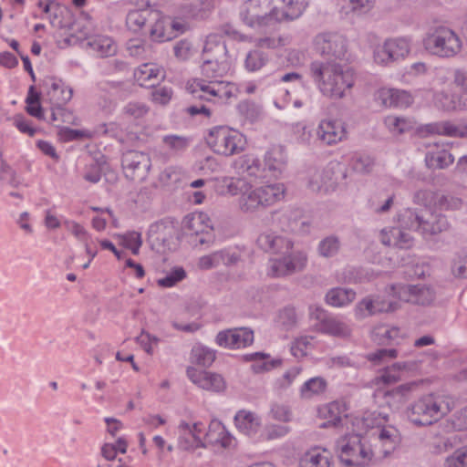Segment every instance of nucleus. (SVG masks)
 I'll return each mask as SVG.
<instances>
[{"label":"nucleus","instance_id":"6e6552de","mask_svg":"<svg viewBox=\"0 0 467 467\" xmlns=\"http://www.w3.org/2000/svg\"><path fill=\"white\" fill-rule=\"evenodd\" d=\"M285 189L281 183L268 184L244 192L240 208L244 213H254L273 205L284 197Z\"/></svg>","mask_w":467,"mask_h":467},{"label":"nucleus","instance_id":"49530a36","mask_svg":"<svg viewBox=\"0 0 467 467\" xmlns=\"http://www.w3.org/2000/svg\"><path fill=\"white\" fill-rule=\"evenodd\" d=\"M445 429L448 431H463L467 430V407L456 411L447 420Z\"/></svg>","mask_w":467,"mask_h":467},{"label":"nucleus","instance_id":"ea45409f","mask_svg":"<svg viewBox=\"0 0 467 467\" xmlns=\"http://www.w3.org/2000/svg\"><path fill=\"white\" fill-rule=\"evenodd\" d=\"M234 167L238 173H246L249 176H258L260 161L257 159L243 156L234 161Z\"/></svg>","mask_w":467,"mask_h":467},{"label":"nucleus","instance_id":"0e129e2a","mask_svg":"<svg viewBox=\"0 0 467 467\" xmlns=\"http://www.w3.org/2000/svg\"><path fill=\"white\" fill-rule=\"evenodd\" d=\"M444 467H467V447L456 450L446 459Z\"/></svg>","mask_w":467,"mask_h":467},{"label":"nucleus","instance_id":"680f3d73","mask_svg":"<svg viewBox=\"0 0 467 467\" xmlns=\"http://www.w3.org/2000/svg\"><path fill=\"white\" fill-rule=\"evenodd\" d=\"M232 96V90L229 88V84H224L222 81H214L213 88H211L208 98H212V101L218 100L225 101Z\"/></svg>","mask_w":467,"mask_h":467},{"label":"nucleus","instance_id":"e433bc0d","mask_svg":"<svg viewBox=\"0 0 467 467\" xmlns=\"http://www.w3.org/2000/svg\"><path fill=\"white\" fill-rule=\"evenodd\" d=\"M268 55L259 49H254L248 52L244 60L245 68L250 72L261 69L266 65Z\"/></svg>","mask_w":467,"mask_h":467},{"label":"nucleus","instance_id":"412c9836","mask_svg":"<svg viewBox=\"0 0 467 467\" xmlns=\"http://www.w3.org/2000/svg\"><path fill=\"white\" fill-rule=\"evenodd\" d=\"M159 16V12L153 10L147 4L145 7L130 10L126 16L127 27L134 32H140L147 23H151Z\"/></svg>","mask_w":467,"mask_h":467},{"label":"nucleus","instance_id":"864d4df0","mask_svg":"<svg viewBox=\"0 0 467 467\" xmlns=\"http://www.w3.org/2000/svg\"><path fill=\"white\" fill-rule=\"evenodd\" d=\"M350 165L357 172L368 173L372 170L374 161L368 155L356 153L351 159Z\"/></svg>","mask_w":467,"mask_h":467},{"label":"nucleus","instance_id":"7ed1b4c3","mask_svg":"<svg viewBox=\"0 0 467 467\" xmlns=\"http://www.w3.org/2000/svg\"><path fill=\"white\" fill-rule=\"evenodd\" d=\"M451 410L442 397L429 394L415 400L407 409V417L415 426H428L438 421Z\"/></svg>","mask_w":467,"mask_h":467},{"label":"nucleus","instance_id":"c03bdc74","mask_svg":"<svg viewBox=\"0 0 467 467\" xmlns=\"http://www.w3.org/2000/svg\"><path fill=\"white\" fill-rule=\"evenodd\" d=\"M327 382L320 377L310 379L306 381L300 389L301 396L305 399H310L313 395H318L324 392Z\"/></svg>","mask_w":467,"mask_h":467},{"label":"nucleus","instance_id":"4be33fe9","mask_svg":"<svg viewBox=\"0 0 467 467\" xmlns=\"http://www.w3.org/2000/svg\"><path fill=\"white\" fill-rule=\"evenodd\" d=\"M307 5L306 0H279L277 4H275L277 23L298 18Z\"/></svg>","mask_w":467,"mask_h":467},{"label":"nucleus","instance_id":"a19ab883","mask_svg":"<svg viewBox=\"0 0 467 467\" xmlns=\"http://www.w3.org/2000/svg\"><path fill=\"white\" fill-rule=\"evenodd\" d=\"M268 358V355L261 352H255L250 355V359L254 361V363L252 365V369L255 373H261L264 371H269L270 369L276 368L281 364L280 359L266 361L265 359Z\"/></svg>","mask_w":467,"mask_h":467},{"label":"nucleus","instance_id":"f704fd0d","mask_svg":"<svg viewBox=\"0 0 467 467\" xmlns=\"http://www.w3.org/2000/svg\"><path fill=\"white\" fill-rule=\"evenodd\" d=\"M206 221H209V217L206 213L188 214L184 218L183 227L190 234H194L198 237L201 234H203V231L209 229L206 225H202Z\"/></svg>","mask_w":467,"mask_h":467},{"label":"nucleus","instance_id":"f03ea898","mask_svg":"<svg viewBox=\"0 0 467 467\" xmlns=\"http://www.w3.org/2000/svg\"><path fill=\"white\" fill-rule=\"evenodd\" d=\"M309 71L320 91L331 99L343 98L345 91L354 85L353 70L340 63L314 61Z\"/></svg>","mask_w":467,"mask_h":467},{"label":"nucleus","instance_id":"09e8293b","mask_svg":"<svg viewBox=\"0 0 467 467\" xmlns=\"http://www.w3.org/2000/svg\"><path fill=\"white\" fill-rule=\"evenodd\" d=\"M423 216L420 215L417 212L408 209L400 218V226L414 231H420Z\"/></svg>","mask_w":467,"mask_h":467},{"label":"nucleus","instance_id":"3c124183","mask_svg":"<svg viewBox=\"0 0 467 467\" xmlns=\"http://www.w3.org/2000/svg\"><path fill=\"white\" fill-rule=\"evenodd\" d=\"M162 142L170 150L174 153H178L188 148L190 140L184 136L166 135L162 138Z\"/></svg>","mask_w":467,"mask_h":467},{"label":"nucleus","instance_id":"ddd939ff","mask_svg":"<svg viewBox=\"0 0 467 467\" xmlns=\"http://www.w3.org/2000/svg\"><path fill=\"white\" fill-rule=\"evenodd\" d=\"M410 53V45L404 38L388 39L374 51L377 64L387 66L404 58Z\"/></svg>","mask_w":467,"mask_h":467},{"label":"nucleus","instance_id":"2eb2a0df","mask_svg":"<svg viewBox=\"0 0 467 467\" xmlns=\"http://www.w3.org/2000/svg\"><path fill=\"white\" fill-rule=\"evenodd\" d=\"M253 341L254 332L246 327L221 331L216 337V342L219 346L230 348H244L251 345Z\"/></svg>","mask_w":467,"mask_h":467},{"label":"nucleus","instance_id":"a211bd4d","mask_svg":"<svg viewBox=\"0 0 467 467\" xmlns=\"http://www.w3.org/2000/svg\"><path fill=\"white\" fill-rule=\"evenodd\" d=\"M174 234V226L171 221L163 219L150 225L148 240L152 247L165 248L169 245Z\"/></svg>","mask_w":467,"mask_h":467},{"label":"nucleus","instance_id":"c9c22d12","mask_svg":"<svg viewBox=\"0 0 467 467\" xmlns=\"http://www.w3.org/2000/svg\"><path fill=\"white\" fill-rule=\"evenodd\" d=\"M206 221H209V217L206 213L188 214L184 218L183 227L190 234H194L198 237L201 234H203V231L209 229L206 225H202Z\"/></svg>","mask_w":467,"mask_h":467},{"label":"nucleus","instance_id":"423d86ee","mask_svg":"<svg viewBox=\"0 0 467 467\" xmlns=\"http://www.w3.org/2000/svg\"><path fill=\"white\" fill-rule=\"evenodd\" d=\"M279 0H247L240 7V19L251 28H261L278 22L275 4Z\"/></svg>","mask_w":467,"mask_h":467},{"label":"nucleus","instance_id":"a18cd8bd","mask_svg":"<svg viewBox=\"0 0 467 467\" xmlns=\"http://www.w3.org/2000/svg\"><path fill=\"white\" fill-rule=\"evenodd\" d=\"M395 193H379L370 200V207L376 213H388L394 203Z\"/></svg>","mask_w":467,"mask_h":467},{"label":"nucleus","instance_id":"774afa93","mask_svg":"<svg viewBox=\"0 0 467 467\" xmlns=\"http://www.w3.org/2000/svg\"><path fill=\"white\" fill-rule=\"evenodd\" d=\"M437 192L431 190H419L414 193V202L424 207L434 206Z\"/></svg>","mask_w":467,"mask_h":467},{"label":"nucleus","instance_id":"7c9ffc66","mask_svg":"<svg viewBox=\"0 0 467 467\" xmlns=\"http://www.w3.org/2000/svg\"><path fill=\"white\" fill-rule=\"evenodd\" d=\"M454 162V157L446 150H429L425 163L429 169H446Z\"/></svg>","mask_w":467,"mask_h":467},{"label":"nucleus","instance_id":"603ef678","mask_svg":"<svg viewBox=\"0 0 467 467\" xmlns=\"http://www.w3.org/2000/svg\"><path fill=\"white\" fill-rule=\"evenodd\" d=\"M418 387L416 382L399 385L386 392V397L395 399L398 402H404L410 394Z\"/></svg>","mask_w":467,"mask_h":467},{"label":"nucleus","instance_id":"e2e57ef3","mask_svg":"<svg viewBox=\"0 0 467 467\" xmlns=\"http://www.w3.org/2000/svg\"><path fill=\"white\" fill-rule=\"evenodd\" d=\"M212 428L218 431V437L214 440L215 442H220L222 447L230 448L233 445V437L228 433L224 426L220 422H213L210 426V431L207 433L208 436H212Z\"/></svg>","mask_w":467,"mask_h":467},{"label":"nucleus","instance_id":"338daca9","mask_svg":"<svg viewBox=\"0 0 467 467\" xmlns=\"http://www.w3.org/2000/svg\"><path fill=\"white\" fill-rule=\"evenodd\" d=\"M215 257V265L217 266L223 265L230 266L237 264L240 256L235 253H230L228 250H220L213 253Z\"/></svg>","mask_w":467,"mask_h":467},{"label":"nucleus","instance_id":"39448f33","mask_svg":"<svg viewBox=\"0 0 467 467\" xmlns=\"http://www.w3.org/2000/svg\"><path fill=\"white\" fill-rule=\"evenodd\" d=\"M202 74L208 78H222L230 70L228 51L217 35H209L202 54Z\"/></svg>","mask_w":467,"mask_h":467},{"label":"nucleus","instance_id":"aec40b11","mask_svg":"<svg viewBox=\"0 0 467 467\" xmlns=\"http://www.w3.org/2000/svg\"><path fill=\"white\" fill-rule=\"evenodd\" d=\"M165 78L164 70L153 63H145L134 71V78L140 86L153 88Z\"/></svg>","mask_w":467,"mask_h":467},{"label":"nucleus","instance_id":"de8ad7c7","mask_svg":"<svg viewBox=\"0 0 467 467\" xmlns=\"http://www.w3.org/2000/svg\"><path fill=\"white\" fill-rule=\"evenodd\" d=\"M213 88V82L206 83L203 79H196L187 86V89L194 98L207 101L213 100L212 98H208L210 90Z\"/></svg>","mask_w":467,"mask_h":467},{"label":"nucleus","instance_id":"9b49d317","mask_svg":"<svg viewBox=\"0 0 467 467\" xmlns=\"http://www.w3.org/2000/svg\"><path fill=\"white\" fill-rule=\"evenodd\" d=\"M390 289L400 300L415 305H430L435 298L433 290L425 285L395 284Z\"/></svg>","mask_w":467,"mask_h":467},{"label":"nucleus","instance_id":"393cba45","mask_svg":"<svg viewBox=\"0 0 467 467\" xmlns=\"http://www.w3.org/2000/svg\"><path fill=\"white\" fill-rule=\"evenodd\" d=\"M286 155L280 146L271 148L265 155V170L271 172V175L277 177L285 170L286 165Z\"/></svg>","mask_w":467,"mask_h":467},{"label":"nucleus","instance_id":"4c0bfd02","mask_svg":"<svg viewBox=\"0 0 467 467\" xmlns=\"http://www.w3.org/2000/svg\"><path fill=\"white\" fill-rule=\"evenodd\" d=\"M88 44L93 51L101 57L112 56L117 51V47L114 41L109 37H98Z\"/></svg>","mask_w":467,"mask_h":467},{"label":"nucleus","instance_id":"c85d7f7f","mask_svg":"<svg viewBox=\"0 0 467 467\" xmlns=\"http://www.w3.org/2000/svg\"><path fill=\"white\" fill-rule=\"evenodd\" d=\"M416 368V363L413 361H400L395 362L389 367H386L379 379L385 384H391L400 379V373L404 371H410Z\"/></svg>","mask_w":467,"mask_h":467},{"label":"nucleus","instance_id":"6ab92c4d","mask_svg":"<svg viewBox=\"0 0 467 467\" xmlns=\"http://www.w3.org/2000/svg\"><path fill=\"white\" fill-rule=\"evenodd\" d=\"M317 136L325 144L333 145L344 140L347 131L341 120L324 119L318 125Z\"/></svg>","mask_w":467,"mask_h":467},{"label":"nucleus","instance_id":"bf43d9fd","mask_svg":"<svg viewBox=\"0 0 467 467\" xmlns=\"http://www.w3.org/2000/svg\"><path fill=\"white\" fill-rule=\"evenodd\" d=\"M122 244L124 247L130 249L133 254H138L142 244L141 234L138 232H130L121 235Z\"/></svg>","mask_w":467,"mask_h":467},{"label":"nucleus","instance_id":"5701e85b","mask_svg":"<svg viewBox=\"0 0 467 467\" xmlns=\"http://www.w3.org/2000/svg\"><path fill=\"white\" fill-rule=\"evenodd\" d=\"M380 242L387 246H393L400 249H409L413 244V238L401 227H391L383 229L380 232Z\"/></svg>","mask_w":467,"mask_h":467},{"label":"nucleus","instance_id":"f257e3e1","mask_svg":"<svg viewBox=\"0 0 467 467\" xmlns=\"http://www.w3.org/2000/svg\"><path fill=\"white\" fill-rule=\"evenodd\" d=\"M256 245L262 251L279 257L270 261V273L273 276L291 275L305 269L307 255L304 251L295 250L291 238L272 230L259 234Z\"/></svg>","mask_w":467,"mask_h":467},{"label":"nucleus","instance_id":"37998d69","mask_svg":"<svg viewBox=\"0 0 467 467\" xmlns=\"http://www.w3.org/2000/svg\"><path fill=\"white\" fill-rule=\"evenodd\" d=\"M215 359V352L203 346H196L192 350V362L202 366L210 367Z\"/></svg>","mask_w":467,"mask_h":467},{"label":"nucleus","instance_id":"4d7b16f0","mask_svg":"<svg viewBox=\"0 0 467 467\" xmlns=\"http://www.w3.org/2000/svg\"><path fill=\"white\" fill-rule=\"evenodd\" d=\"M376 297L367 296L360 300L356 306V316L359 319L376 315Z\"/></svg>","mask_w":467,"mask_h":467},{"label":"nucleus","instance_id":"473e14b6","mask_svg":"<svg viewBox=\"0 0 467 467\" xmlns=\"http://www.w3.org/2000/svg\"><path fill=\"white\" fill-rule=\"evenodd\" d=\"M356 297V292L349 288L337 287L329 290L326 296L327 304L340 307L351 303Z\"/></svg>","mask_w":467,"mask_h":467},{"label":"nucleus","instance_id":"a878e982","mask_svg":"<svg viewBox=\"0 0 467 467\" xmlns=\"http://www.w3.org/2000/svg\"><path fill=\"white\" fill-rule=\"evenodd\" d=\"M50 88L47 96L53 106L66 105L73 96V88L66 86L61 79L50 78Z\"/></svg>","mask_w":467,"mask_h":467},{"label":"nucleus","instance_id":"13d9d810","mask_svg":"<svg viewBox=\"0 0 467 467\" xmlns=\"http://www.w3.org/2000/svg\"><path fill=\"white\" fill-rule=\"evenodd\" d=\"M205 444L202 442L200 436L189 435L188 431H182L179 438V448L183 451L194 450L196 448H204Z\"/></svg>","mask_w":467,"mask_h":467},{"label":"nucleus","instance_id":"2f4dec72","mask_svg":"<svg viewBox=\"0 0 467 467\" xmlns=\"http://www.w3.org/2000/svg\"><path fill=\"white\" fill-rule=\"evenodd\" d=\"M341 172V179L346 178V171L343 169V167L337 163L333 166H330L324 170L322 172H315L308 182V187L313 192H320L322 190V187L324 184L327 183V180H330V175L334 173L335 171Z\"/></svg>","mask_w":467,"mask_h":467},{"label":"nucleus","instance_id":"dca6fc26","mask_svg":"<svg viewBox=\"0 0 467 467\" xmlns=\"http://www.w3.org/2000/svg\"><path fill=\"white\" fill-rule=\"evenodd\" d=\"M274 223L284 233H305L308 226L307 222L303 219L300 210H286L275 213Z\"/></svg>","mask_w":467,"mask_h":467},{"label":"nucleus","instance_id":"79ce46f5","mask_svg":"<svg viewBox=\"0 0 467 467\" xmlns=\"http://www.w3.org/2000/svg\"><path fill=\"white\" fill-rule=\"evenodd\" d=\"M340 249V241L335 235L327 236L322 239L317 247L318 254L322 257L329 258L335 256Z\"/></svg>","mask_w":467,"mask_h":467},{"label":"nucleus","instance_id":"6e6d98bb","mask_svg":"<svg viewBox=\"0 0 467 467\" xmlns=\"http://www.w3.org/2000/svg\"><path fill=\"white\" fill-rule=\"evenodd\" d=\"M0 180L7 182L13 188L18 187L20 182L16 171L5 160H3L2 153H0Z\"/></svg>","mask_w":467,"mask_h":467},{"label":"nucleus","instance_id":"c756f323","mask_svg":"<svg viewBox=\"0 0 467 467\" xmlns=\"http://www.w3.org/2000/svg\"><path fill=\"white\" fill-rule=\"evenodd\" d=\"M449 228V222L446 216L441 213H429L428 218L421 223L420 231L422 234L434 235Z\"/></svg>","mask_w":467,"mask_h":467},{"label":"nucleus","instance_id":"69168bd1","mask_svg":"<svg viewBox=\"0 0 467 467\" xmlns=\"http://www.w3.org/2000/svg\"><path fill=\"white\" fill-rule=\"evenodd\" d=\"M451 274L457 278H467V253L458 254L451 264Z\"/></svg>","mask_w":467,"mask_h":467},{"label":"nucleus","instance_id":"8fccbe9b","mask_svg":"<svg viewBox=\"0 0 467 467\" xmlns=\"http://www.w3.org/2000/svg\"><path fill=\"white\" fill-rule=\"evenodd\" d=\"M302 467H332L327 456L319 452H307L301 459Z\"/></svg>","mask_w":467,"mask_h":467},{"label":"nucleus","instance_id":"5fc2aeb1","mask_svg":"<svg viewBox=\"0 0 467 467\" xmlns=\"http://www.w3.org/2000/svg\"><path fill=\"white\" fill-rule=\"evenodd\" d=\"M462 202L460 198L451 194H440L437 192L434 207L440 210H457L460 209Z\"/></svg>","mask_w":467,"mask_h":467},{"label":"nucleus","instance_id":"cd10ccee","mask_svg":"<svg viewBox=\"0 0 467 467\" xmlns=\"http://www.w3.org/2000/svg\"><path fill=\"white\" fill-rule=\"evenodd\" d=\"M400 329L398 327H389L387 325H380L371 332V339L374 343L380 346L399 344Z\"/></svg>","mask_w":467,"mask_h":467},{"label":"nucleus","instance_id":"f3484780","mask_svg":"<svg viewBox=\"0 0 467 467\" xmlns=\"http://www.w3.org/2000/svg\"><path fill=\"white\" fill-rule=\"evenodd\" d=\"M186 373L192 383L203 389L219 392L225 388V382L219 374L198 370L192 367H189Z\"/></svg>","mask_w":467,"mask_h":467},{"label":"nucleus","instance_id":"f8f14e48","mask_svg":"<svg viewBox=\"0 0 467 467\" xmlns=\"http://www.w3.org/2000/svg\"><path fill=\"white\" fill-rule=\"evenodd\" d=\"M121 165L128 179L142 181L150 169L151 161L150 156L145 152L128 150L122 155Z\"/></svg>","mask_w":467,"mask_h":467},{"label":"nucleus","instance_id":"9d476101","mask_svg":"<svg viewBox=\"0 0 467 467\" xmlns=\"http://www.w3.org/2000/svg\"><path fill=\"white\" fill-rule=\"evenodd\" d=\"M316 49L327 58V62L337 63L343 60L347 53V41L337 33L324 32L316 36Z\"/></svg>","mask_w":467,"mask_h":467},{"label":"nucleus","instance_id":"0eeeda50","mask_svg":"<svg viewBox=\"0 0 467 467\" xmlns=\"http://www.w3.org/2000/svg\"><path fill=\"white\" fill-rule=\"evenodd\" d=\"M338 458L346 466L367 467L374 455L358 434L346 436L337 441Z\"/></svg>","mask_w":467,"mask_h":467},{"label":"nucleus","instance_id":"052dcab7","mask_svg":"<svg viewBox=\"0 0 467 467\" xmlns=\"http://www.w3.org/2000/svg\"><path fill=\"white\" fill-rule=\"evenodd\" d=\"M186 272L182 267H176L163 278L158 280V285L162 287H171L178 282L183 280Z\"/></svg>","mask_w":467,"mask_h":467},{"label":"nucleus","instance_id":"58836bf2","mask_svg":"<svg viewBox=\"0 0 467 467\" xmlns=\"http://www.w3.org/2000/svg\"><path fill=\"white\" fill-rule=\"evenodd\" d=\"M384 95H387V97L383 99V102L386 106L408 107L411 103L410 95L404 90L390 89Z\"/></svg>","mask_w":467,"mask_h":467},{"label":"nucleus","instance_id":"1a4fd4ad","mask_svg":"<svg viewBox=\"0 0 467 467\" xmlns=\"http://www.w3.org/2000/svg\"><path fill=\"white\" fill-rule=\"evenodd\" d=\"M206 140L217 154L231 156L243 150L240 145L241 137L225 126H217L210 130Z\"/></svg>","mask_w":467,"mask_h":467},{"label":"nucleus","instance_id":"20e7f679","mask_svg":"<svg viewBox=\"0 0 467 467\" xmlns=\"http://www.w3.org/2000/svg\"><path fill=\"white\" fill-rule=\"evenodd\" d=\"M423 46L431 54L442 58L455 57L462 47L459 36L445 26H431L423 38Z\"/></svg>","mask_w":467,"mask_h":467},{"label":"nucleus","instance_id":"72a5a7b5","mask_svg":"<svg viewBox=\"0 0 467 467\" xmlns=\"http://www.w3.org/2000/svg\"><path fill=\"white\" fill-rule=\"evenodd\" d=\"M152 22L153 25L150 29V37L152 41L161 43L170 41L174 38V35H171V33L169 31L167 17H161L159 15L156 19L151 21V23Z\"/></svg>","mask_w":467,"mask_h":467},{"label":"nucleus","instance_id":"bb28decb","mask_svg":"<svg viewBox=\"0 0 467 467\" xmlns=\"http://www.w3.org/2000/svg\"><path fill=\"white\" fill-rule=\"evenodd\" d=\"M237 429L245 435L255 434L260 427L259 418L253 412L240 410L234 417Z\"/></svg>","mask_w":467,"mask_h":467},{"label":"nucleus","instance_id":"4468645a","mask_svg":"<svg viewBox=\"0 0 467 467\" xmlns=\"http://www.w3.org/2000/svg\"><path fill=\"white\" fill-rule=\"evenodd\" d=\"M310 316L312 318L318 320L316 327L321 333L342 338L348 337L351 334V329L347 323L336 317L327 315L320 307L317 306L311 310Z\"/></svg>","mask_w":467,"mask_h":467},{"label":"nucleus","instance_id":"b1692460","mask_svg":"<svg viewBox=\"0 0 467 467\" xmlns=\"http://www.w3.org/2000/svg\"><path fill=\"white\" fill-rule=\"evenodd\" d=\"M378 440L381 444V453L386 458L400 446L401 434L396 427L385 425L379 429Z\"/></svg>","mask_w":467,"mask_h":467}]
</instances>
